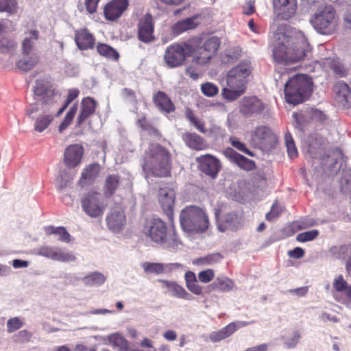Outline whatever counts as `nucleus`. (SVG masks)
Listing matches in <instances>:
<instances>
[{
  "label": "nucleus",
  "instance_id": "nucleus-1",
  "mask_svg": "<svg viewBox=\"0 0 351 351\" xmlns=\"http://www.w3.org/2000/svg\"><path fill=\"white\" fill-rule=\"evenodd\" d=\"M311 51L312 48L304 38L299 40L285 34L278 38L273 49V58L277 64L275 70L279 74V78L276 81L293 71V68H285L282 71L280 65L288 66L308 58Z\"/></svg>",
  "mask_w": 351,
  "mask_h": 351
},
{
  "label": "nucleus",
  "instance_id": "nucleus-2",
  "mask_svg": "<svg viewBox=\"0 0 351 351\" xmlns=\"http://www.w3.org/2000/svg\"><path fill=\"white\" fill-rule=\"evenodd\" d=\"M171 169V154L165 147L156 144L150 147L145 153L142 169L146 178L169 177Z\"/></svg>",
  "mask_w": 351,
  "mask_h": 351
},
{
  "label": "nucleus",
  "instance_id": "nucleus-3",
  "mask_svg": "<svg viewBox=\"0 0 351 351\" xmlns=\"http://www.w3.org/2000/svg\"><path fill=\"white\" fill-rule=\"evenodd\" d=\"M145 233L153 242L169 250H176L181 244L175 229L169 228L160 219H153L145 227Z\"/></svg>",
  "mask_w": 351,
  "mask_h": 351
},
{
  "label": "nucleus",
  "instance_id": "nucleus-4",
  "mask_svg": "<svg viewBox=\"0 0 351 351\" xmlns=\"http://www.w3.org/2000/svg\"><path fill=\"white\" fill-rule=\"evenodd\" d=\"M199 43V37L174 43L168 46L164 53V61L169 68L180 67L184 64L186 58L193 55Z\"/></svg>",
  "mask_w": 351,
  "mask_h": 351
},
{
  "label": "nucleus",
  "instance_id": "nucleus-5",
  "mask_svg": "<svg viewBox=\"0 0 351 351\" xmlns=\"http://www.w3.org/2000/svg\"><path fill=\"white\" fill-rule=\"evenodd\" d=\"M284 91L287 102L296 105L311 95L312 82L306 75H295L286 82Z\"/></svg>",
  "mask_w": 351,
  "mask_h": 351
},
{
  "label": "nucleus",
  "instance_id": "nucleus-6",
  "mask_svg": "<svg viewBox=\"0 0 351 351\" xmlns=\"http://www.w3.org/2000/svg\"><path fill=\"white\" fill-rule=\"evenodd\" d=\"M180 225L184 232L202 233L209 226L208 217L203 209L195 206L184 208L180 215Z\"/></svg>",
  "mask_w": 351,
  "mask_h": 351
},
{
  "label": "nucleus",
  "instance_id": "nucleus-7",
  "mask_svg": "<svg viewBox=\"0 0 351 351\" xmlns=\"http://www.w3.org/2000/svg\"><path fill=\"white\" fill-rule=\"evenodd\" d=\"M310 23L319 34L330 35L338 28L339 17L334 8L328 5L315 12L310 19Z\"/></svg>",
  "mask_w": 351,
  "mask_h": 351
},
{
  "label": "nucleus",
  "instance_id": "nucleus-8",
  "mask_svg": "<svg viewBox=\"0 0 351 351\" xmlns=\"http://www.w3.org/2000/svg\"><path fill=\"white\" fill-rule=\"evenodd\" d=\"M83 210L91 217L101 216L106 206L100 199V194L96 191H90L81 198Z\"/></svg>",
  "mask_w": 351,
  "mask_h": 351
},
{
  "label": "nucleus",
  "instance_id": "nucleus-9",
  "mask_svg": "<svg viewBox=\"0 0 351 351\" xmlns=\"http://www.w3.org/2000/svg\"><path fill=\"white\" fill-rule=\"evenodd\" d=\"M251 73L250 66L246 63H242L232 68L226 77L227 85L230 88L245 90L247 77Z\"/></svg>",
  "mask_w": 351,
  "mask_h": 351
},
{
  "label": "nucleus",
  "instance_id": "nucleus-10",
  "mask_svg": "<svg viewBox=\"0 0 351 351\" xmlns=\"http://www.w3.org/2000/svg\"><path fill=\"white\" fill-rule=\"evenodd\" d=\"M252 144L260 149L272 147L277 143V137L267 126L261 125L255 128L251 135Z\"/></svg>",
  "mask_w": 351,
  "mask_h": 351
},
{
  "label": "nucleus",
  "instance_id": "nucleus-11",
  "mask_svg": "<svg viewBox=\"0 0 351 351\" xmlns=\"http://www.w3.org/2000/svg\"><path fill=\"white\" fill-rule=\"evenodd\" d=\"M199 169L206 176L215 178L221 170L220 160L211 154L201 155L196 158Z\"/></svg>",
  "mask_w": 351,
  "mask_h": 351
},
{
  "label": "nucleus",
  "instance_id": "nucleus-12",
  "mask_svg": "<svg viewBox=\"0 0 351 351\" xmlns=\"http://www.w3.org/2000/svg\"><path fill=\"white\" fill-rule=\"evenodd\" d=\"M297 0H272L273 10L278 19L289 20L297 11Z\"/></svg>",
  "mask_w": 351,
  "mask_h": 351
},
{
  "label": "nucleus",
  "instance_id": "nucleus-13",
  "mask_svg": "<svg viewBox=\"0 0 351 351\" xmlns=\"http://www.w3.org/2000/svg\"><path fill=\"white\" fill-rule=\"evenodd\" d=\"M332 287L335 291L333 297L336 301L344 304L351 303V286L342 275H338L335 278Z\"/></svg>",
  "mask_w": 351,
  "mask_h": 351
},
{
  "label": "nucleus",
  "instance_id": "nucleus-14",
  "mask_svg": "<svg viewBox=\"0 0 351 351\" xmlns=\"http://www.w3.org/2000/svg\"><path fill=\"white\" fill-rule=\"evenodd\" d=\"M129 5L128 0H111L104 7V16L106 21H117L127 10Z\"/></svg>",
  "mask_w": 351,
  "mask_h": 351
},
{
  "label": "nucleus",
  "instance_id": "nucleus-15",
  "mask_svg": "<svg viewBox=\"0 0 351 351\" xmlns=\"http://www.w3.org/2000/svg\"><path fill=\"white\" fill-rule=\"evenodd\" d=\"M154 25L150 14H146L139 19L137 36L139 40L149 43L154 40Z\"/></svg>",
  "mask_w": 351,
  "mask_h": 351
},
{
  "label": "nucleus",
  "instance_id": "nucleus-16",
  "mask_svg": "<svg viewBox=\"0 0 351 351\" xmlns=\"http://www.w3.org/2000/svg\"><path fill=\"white\" fill-rule=\"evenodd\" d=\"M176 193L174 189L169 185L160 188L158 191V201L165 214L171 218L173 213Z\"/></svg>",
  "mask_w": 351,
  "mask_h": 351
},
{
  "label": "nucleus",
  "instance_id": "nucleus-17",
  "mask_svg": "<svg viewBox=\"0 0 351 351\" xmlns=\"http://www.w3.org/2000/svg\"><path fill=\"white\" fill-rule=\"evenodd\" d=\"M264 110V104L256 97H243L240 106V112L245 117L259 114Z\"/></svg>",
  "mask_w": 351,
  "mask_h": 351
},
{
  "label": "nucleus",
  "instance_id": "nucleus-18",
  "mask_svg": "<svg viewBox=\"0 0 351 351\" xmlns=\"http://www.w3.org/2000/svg\"><path fill=\"white\" fill-rule=\"evenodd\" d=\"M328 253L335 259L345 261L346 271L351 275V243L333 245L328 250Z\"/></svg>",
  "mask_w": 351,
  "mask_h": 351
},
{
  "label": "nucleus",
  "instance_id": "nucleus-19",
  "mask_svg": "<svg viewBox=\"0 0 351 351\" xmlns=\"http://www.w3.org/2000/svg\"><path fill=\"white\" fill-rule=\"evenodd\" d=\"M84 149L80 144L69 145L64 153V162L68 168H75L81 163Z\"/></svg>",
  "mask_w": 351,
  "mask_h": 351
},
{
  "label": "nucleus",
  "instance_id": "nucleus-20",
  "mask_svg": "<svg viewBox=\"0 0 351 351\" xmlns=\"http://www.w3.org/2000/svg\"><path fill=\"white\" fill-rule=\"evenodd\" d=\"M223 155L231 162L245 171H252L256 169V163L244 156L237 153L232 148L228 147L223 151Z\"/></svg>",
  "mask_w": 351,
  "mask_h": 351
},
{
  "label": "nucleus",
  "instance_id": "nucleus-21",
  "mask_svg": "<svg viewBox=\"0 0 351 351\" xmlns=\"http://www.w3.org/2000/svg\"><path fill=\"white\" fill-rule=\"evenodd\" d=\"M247 322H231L223 327L219 330L213 331L209 334V338L212 342H219L227 337L231 336L239 328H242L250 324Z\"/></svg>",
  "mask_w": 351,
  "mask_h": 351
},
{
  "label": "nucleus",
  "instance_id": "nucleus-22",
  "mask_svg": "<svg viewBox=\"0 0 351 351\" xmlns=\"http://www.w3.org/2000/svg\"><path fill=\"white\" fill-rule=\"evenodd\" d=\"M241 226V217L235 211L226 213L217 223V229L221 232L227 230L236 231Z\"/></svg>",
  "mask_w": 351,
  "mask_h": 351
},
{
  "label": "nucleus",
  "instance_id": "nucleus-23",
  "mask_svg": "<svg viewBox=\"0 0 351 351\" xmlns=\"http://www.w3.org/2000/svg\"><path fill=\"white\" fill-rule=\"evenodd\" d=\"M34 93L37 101L43 105L52 104L56 101V90L43 83L37 82Z\"/></svg>",
  "mask_w": 351,
  "mask_h": 351
},
{
  "label": "nucleus",
  "instance_id": "nucleus-24",
  "mask_svg": "<svg viewBox=\"0 0 351 351\" xmlns=\"http://www.w3.org/2000/svg\"><path fill=\"white\" fill-rule=\"evenodd\" d=\"M97 105L96 101L90 97L82 99L80 112L77 119V126L82 125L90 116L94 114Z\"/></svg>",
  "mask_w": 351,
  "mask_h": 351
},
{
  "label": "nucleus",
  "instance_id": "nucleus-25",
  "mask_svg": "<svg viewBox=\"0 0 351 351\" xmlns=\"http://www.w3.org/2000/svg\"><path fill=\"white\" fill-rule=\"evenodd\" d=\"M336 95V100L345 108L351 106V90L349 86L343 82H337L333 86Z\"/></svg>",
  "mask_w": 351,
  "mask_h": 351
},
{
  "label": "nucleus",
  "instance_id": "nucleus-26",
  "mask_svg": "<svg viewBox=\"0 0 351 351\" xmlns=\"http://www.w3.org/2000/svg\"><path fill=\"white\" fill-rule=\"evenodd\" d=\"M100 172V166L97 163L90 164L86 166L78 181V184L83 188L93 184Z\"/></svg>",
  "mask_w": 351,
  "mask_h": 351
},
{
  "label": "nucleus",
  "instance_id": "nucleus-27",
  "mask_svg": "<svg viewBox=\"0 0 351 351\" xmlns=\"http://www.w3.org/2000/svg\"><path fill=\"white\" fill-rule=\"evenodd\" d=\"M153 102L157 108L162 112L170 114L176 110L174 104L163 91L159 90L154 95Z\"/></svg>",
  "mask_w": 351,
  "mask_h": 351
},
{
  "label": "nucleus",
  "instance_id": "nucleus-28",
  "mask_svg": "<svg viewBox=\"0 0 351 351\" xmlns=\"http://www.w3.org/2000/svg\"><path fill=\"white\" fill-rule=\"evenodd\" d=\"M182 138L186 145L191 149L201 151L208 147L204 138L195 132H185L182 134Z\"/></svg>",
  "mask_w": 351,
  "mask_h": 351
},
{
  "label": "nucleus",
  "instance_id": "nucleus-29",
  "mask_svg": "<svg viewBox=\"0 0 351 351\" xmlns=\"http://www.w3.org/2000/svg\"><path fill=\"white\" fill-rule=\"evenodd\" d=\"M75 40L78 48L82 50L93 49L95 46V38L87 29L75 31Z\"/></svg>",
  "mask_w": 351,
  "mask_h": 351
},
{
  "label": "nucleus",
  "instance_id": "nucleus-30",
  "mask_svg": "<svg viewBox=\"0 0 351 351\" xmlns=\"http://www.w3.org/2000/svg\"><path fill=\"white\" fill-rule=\"evenodd\" d=\"M107 226L113 232L120 231L125 223V216L122 210H113L106 218Z\"/></svg>",
  "mask_w": 351,
  "mask_h": 351
},
{
  "label": "nucleus",
  "instance_id": "nucleus-31",
  "mask_svg": "<svg viewBox=\"0 0 351 351\" xmlns=\"http://www.w3.org/2000/svg\"><path fill=\"white\" fill-rule=\"evenodd\" d=\"M121 183V176L119 174L108 175L105 179L103 193L106 198H110L114 195Z\"/></svg>",
  "mask_w": 351,
  "mask_h": 351
},
{
  "label": "nucleus",
  "instance_id": "nucleus-32",
  "mask_svg": "<svg viewBox=\"0 0 351 351\" xmlns=\"http://www.w3.org/2000/svg\"><path fill=\"white\" fill-rule=\"evenodd\" d=\"M196 19V16H193L176 22L171 27V34L178 36L186 31L195 29L199 24Z\"/></svg>",
  "mask_w": 351,
  "mask_h": 351
},
{
  "label": "nucleus",
  "instance_id": "nucleus-33",
  "mask_svg": "<svg viewBox=\"0 0 351 351\" xmlns=\"http://www.w3.org/2000/svg\"><path fill=\"white\" fill-rule=\"evenodd\" d=\"M23 58L16 63L17 67L23 71H29L35 67L39 62L40 58L37 53L29 52L27 54L22 53Z\"/></svg>",
  "mask_w": 351,
  "mask_h": 351
},
{
  "label": "nucleus",
  "instance_id": "nucleus-34",
  "mask_svg": "<svg viewBox=\"0 0 351 351\" xmlns=\"http://www.w3.org/2000/svg\"><path fill=\"white\" fill-rule=\"evenodd\" d=\"M39 39V32L30 30L25 33V36L22 43V53L27 54L33 52V50Z\"/></svg>",
  "mask_w": 351,
  "mask_h": 351
},
{
  "label": "nucleus",
  "instance_id": "nucleus-35",
  "mask_svg": "<svg viewBox=\"0 0 351 351\" xmlns=\"http://www.w3.org/2000/svg\"><path fill=\"white\" fill-rule=\"evenodd\" d=\"M201 45L202 39L199 38V43L193 53L194 54L193 62L196 64L205 65L210 62L213 56L204 51Z\"/></svg>",
  "mask_w": 351,
  "mask_h": 351
},
{
  "label": "nucleus",
  "instance_id": "nucleus-36",
  "mask_svg": "<svg viewBox=\"0 0 351 351\" xmlns=\"http://www.w3.org/2000/svg\"><path fill=\"white\" fill-rule=\"evenodd\" d=\"M234 282L228 278H217L208 286L209 291H228L232 289Z\"/></svg>",
  "mask_w": 351,
  "mask_h": 351
},
{
  "label": "nucleus",
  "instance_id": "nucleus-37",
  "mask_svg": "<svg viewBox=\"0 0 351 351\" xmlns=\"http://www.w3.org/2000/svg\"><path fill=\"white\" fill-rule=\"evenodd\" d=\"M161 282L168 288L169 291L173 296L185 300L190 299V294L182 287L175 282H168L167 280H161Z\"/></svg>",
  "mask_w": 351,
  "mask_h": 351
},
{
  "label": "nucleus",
  "instance_id": "nucleus-38",
  "mask_svg": "<svg viewBox=\"0 0 351 351\" xmlns=\"http://www.w3.org/2000/svg\"><path fill=\"white\" fill-rule=\"evenodd\" d=\"M110 344L118 351H129L128 341L119 334H112L108 337Z\"/></svg>",
  "mask_w": 351,
  "mask_h": 351
},
{
  "label": "nucleus",
  "instance_id": "nucleus-39",
  "mask_svg": "<svg viewBox=\"0 0 351 351\" xmlns=\"http://www.w3.org/2000/svg\"><path fill=\"white\" fill-rule=\"evenodd\" d=\"M97 53L107 59L117 61L119 58V54L117 51L110 45L99 43L97 45Z\"/></svg>",
  "mask_w": 351,
  "mask_h": 351
},
{
  "label": "nucleus",
  "instance_id": "nucleus-40",
  "mask_svg": "<svg viewBox=\"0 0 351 351\" xmlns=\"http://www.w3.org/2000/svg\"><path fill=\"white\" fill-rule=\"evenodd\" d=\"M185 117L187 120L200 132L205 133L206 132L204 121L196 117L193 110L190 108H186Z\"/></svg>",
  "mask_w": 351,
  "mask_h": 351
},
{
  "label": "nucleus",
  "instance_id": "nucleus-41",
  "mask_svg": "<svg viewBox=\"0 0 351 351\" xmlns=\"http://www.w3.org/2000/svg\"><path fill=\"white\" fill-rule=\"evenodd\" d=\"M202 45L201 47L210 53L211 55L214 56L217 51H218L221 42L220 39L217 36H212L208 38L204 43L202 42Z\"/></svg>",
  "mask_w": 351,
  "mask_h": 351
},
{
  "label": "nucleus",
  "instance_id": "nucleus-42",
  "mask_svg": "<svg viewBox=\"0 0 351 351\" xmlns=\"http://www.w3.org/2000/svg\"><path fill=\"white\" fill-rule=\"evenodd\" d=\"M47 234H58L60 236L59 240L62 242L69 243L71 241V235L63 226L53 227L49 226L46 229Z\"/></svg>",
  "mask_w": 351,
  "mask_h": 351
},
{
  "label": "nucleus",
  "instance_id": "nucleus-43",
  "mask_svg": "<svg viewBox=\"0 0 351 351\" xmlns=\"http://www.w3.org/2000/svg\"><path fill=\"white\" fill-rule=\"evenodd\" d=\"M222 256L221 254L214 253L204 257L197 258L193 261V263L197 265H210L219 262Z\"/></svg>",
  "mask_w": 351,
  "mask_h": 351
},
{
  "label": "nucleus",
  "instance_id": "nucleus-44",
  "mask_svg": "<svg viewBox=\"0 0 351 351\" xmlns=\"http://www.w3.org/2000/svg\"><path fill=\"white\" fill-rule=\"evenodd\" d=\"M106 281V277L101 273L93 272L83 278V282L86 285L98 286L101 285Z\"/></svg>",
  "mask_w": 351,
  "mask_h": 351
},
{
  "label": "nucleus",
  "instance_id": "nucleus-45",
  "mask_svg": "<svg viewBox=\"0 0 351 351\" xmlns=\"http://www.w3.org/2000/svg\"><path fill=\"white\" fill-rule=\"evenodd\" d=\"M77 110V105L76 104H73L69 110L66 112L63 121L59 125L58 131L62 133L64 130H65L72 123L73 118Z\"/></svg>",
  "mask_w": 351,
  "mask_h": 351
},
{
  "label": "nucleus",
  "instance_id": "nucleus-46",
  "mask_svg": "<svg viewBox=\"0 0 351 351\" xmlns=\"http://www.w3.org/2000/svg\"><path fill=\"white\" fill-rule=\"evenodd\" d=\"M328 65L330 70L337 77H346L348 75V69L338 60H330Z\"/></svg>",
  "mask_w": 351,
  "mask_h": 351
},
{
  "label": "nucleus",
  "instance_id": "nucleus-47",
  "mask_svg": "<svg viewBox=\"0 0 351 351\" xmlns=\"http://www.w3.org/2000/svg\"><path fill=\"white\" fill-rule=\"evenodd\" d=\"M53 119V117L51 114L38 117L34 124V130L38 132H43L47 128Z\"/></svg>",
  "mask_w": 351,
  "mask_h": 351
},
{
  "label": "nucleus",
  "instance_id": "nucleus-48",
  "mask_svg": "<svg viewBox=\"0 0 351 351\" xmlns=\"http://www.w3.org/2000/svg\"><path fill=\"white\" fill-rule=\"evenodd\" d=\"M142 267L143 268L145 273L147 274H161L165 272V265L162 263H149L145 262L142 264Z\"/></svg>",
  "mask_w": 351,
  "mask_h": 351
},
{
  "label": "nucleus",
  "instance_id": "nucleus-49",
  "mask_svg": "<svg viewBox=\"0 0 351 351\" xmlns=\"http://www.w3.org/2000/svg\"><path fill=\"white\" fill-rule=\"evenodd\" d=\"M136 124L143 131H146L152 134H156L158 132L157 129L149 122V121L144 114L136 120Z\"/></svg>",
  "mask_w": 351,
  "mask_h": 351
},
{
  "label": "nucleus",
  "instance_id": "nucleus-50",
  "mask_svg": "<svg viewBox=\"0 0 351 351\" xmlns=\"http://www.w3.org/2000/svg\"><path fill=\"white\" fill-rule=\"evenodd\" d=\"M285 139L288 156L291 158L297 157L298 154V150L290 132H288L285 134Z\"/></svg>",
  "mask_w": 351,
  "mask_h": 351
},
{
  "label": "nucleus",
  "instance_id": "nucleus-51",
  "mask_svg": "<svg viewBox=\"0 0 351 351\" xmlns=\"http://www.w3.org/2000/svg\"><path fill=\"white\" fill-rule=\"evenodd\" d=\"M76 259L75 255L67 250H64L60 248L56 249V256L53 261H58L60 262H71L75 261Z\"/></svg>",
  "mask_w": 351,
  "mask_h": 351
},
{
  "label": "nucleus",
  "instance_id": "nucleus-52",
  "mask_svg": "<svg viewBox=\"0 0 351 351\" xmlns=\"http://www.w3.org/2000/svg\"><path fill=\"white\" fill-rule=\"evenodd\" d=\"M322 151V143L317 138L313 139L312 137L308 141L307 147V152L311 154L313 158H317L318 154H321Z\"/></svg>",
  "mask_w": 351,
  "mask_h": 351
},
{
  "label": "nucleus",
  "instance_id": "nucleus-53",
  "mask_svg": "<svg viewBox=\"0 0 351 351\" xmlns=\"http://www.w3.org/2000/svg\"><path fill=\"white\" fill-rule=\"evenodd\" d=\"M244 93V90L230 88H223L221 95L224 99L233 101Z\"/></svg>",
  "mask_w": 351,
  "mask_h": 351
},
{
  "label": "nucleus",
  "instance_id": "nucleus-54",
  "mask_svg": "<svg viewBox=\"0 0 351 351\" xmlns=\"http://www.w3.org/2000/svg\"><path fill=\"white\" fill-rule=\"evenodd\" d=\"M6 26L3 21H0V49H8L13 46L12 42L5 36Z\"/></svg>",
  "mask_w": 351,
  "mask_h": 351
},
{
  "label": "nucleus",
  "instance_id": "nucleus-55",
  "mask_svg": "<svg viewBox=\"0 0 351 351\" xmlns=\"http://www.w3.org/2000/svg\"><path fill=\"white\" fill-rule=\"evenodd\" d=\"M201 91L206 97H214L219 92L218 87L211 82H206L201 85Z\"/></svg>",
  "mask_w": 351,
  "mask_h": 351
},
{
  "label": "nucleus",
  "instance_id": "nucleus-56",
  "mask_svg": "<svg viewBox=\"0 0 351 351\" xmlns=\"http://www.w3.org/2000/svg\"><path fill=\"white\" fill-rule=\"evenodd\" d=\"M56 249L57 247H53L50 245H43L38 249L37 254L40 256L53 260L56 256Z\"/></svg>",
  "mask_w": 351,
  "mask_h": 351
},
{
  "label": "nucleus",
  "instance_id": "nucleus-57",
  "mask_svg": "<svg viewBox=\"0 0 351 351\" xmlns=\"http://www.w3.org/2000/svg\"><path fill=\"white\" fill-rule=\"evenodd\" d=\"M230 142L232 146L239 151L242 152L250 156H254V154L246 147L245 143L239 141L237 138L230 137Z\"/></svg>",
  "mask_w": 351,
  "mask_h": 351
},
{
  "label": "nucleus",
  "instance_id": "nucleus-58",
  "mask_svg": "<svg viewBox=\"0 0 351 351\" xmlns=\"http://www.w3.org/2000/svg\"><path fill=\"white\" fill-rule=\"evenodd\" d=\"M23 326V321L18 317L10 318L7 322V332L12 333Z\"/></svg>",
  "mask_w": 351,
  "mask_h": 351
},
{
  "label": "nucleus",
  "instance_id": "nucleus-59",
  "mask_svg": "<svg viewBox=\"0 0 351 351\" xmlns=\"http://www.w3.org/2000/svg\"><path fill=\"white\" fill-rule=\"evenodd\" d=\"M16 0H0V12L13 13L16 10Z\"/></svg>",
  "mask_w": 351,
  "mask_h": 351
},
{
  "label": "nucleus",
  "instance_id": "nucleus-60",
  "mask_svg": "<svg viewBox=\"0 0 351 351\" xmlns=\"http://www.w3.org/2000/svg\"><path fill=\"white\" fill-rule=\"evenodd\" d=\"M319 234V231L317 230H312L310 231L300 233L297 236V241L299 242H306L315 239Z\"/></svg>",
  "mask_w": 351,
  "mask_h": 351
},
{
  "label": "nucleus",
  "instance_id": "nucleus-61",
  "mask_svg": "<svg viewBox=\"0 0 351 351\" xmlns=\"http://www.w3.org/2000/svg\"><path fill=\"white\" fill-rule=\"evenodd\" d=\"M282 212V208L278 205L277 202H276L271 206L270 211L266 214L265 219L269 221H271L278 217Z\"/></svg>",
  "mask_w": 351,
  "mask_h": 351
},
{
  "label": "nucleus",
  "instance_id": "nucleus-62",
  "mask_svg": "<svg viewBox=\"0 0 351 351\" xmlns=\"http://www.w3.org/2000/svg\"><path fill=\"white\" fill-rule=\"evenodd\" d=\"M32 338V333L27 330H22L14 336V341L16 343H24L29 341Z\"/></svg>",
  "mask_w": 351,
  "mask_h": 351
},
{
  "label": "nucleus",
  "instance_id": "nucleus-63",
  "mask_svg": "<svg viewBox=\"0 0 351 351\" xmlns=\"http://www.w3.org/2000/svg\"><path fill=\"white\" fill-rule=\"evenodd\" d=\"M215 278V272L212 269H208L198 274V279L202 283H208Z\"/></svg>",
  "mask_w": 351,
  "mask_h": 351
},
{
  "label": "nucleus",
  "instance_id": "nucleus-64",
  "mask_svg": "<svg viewBox=\"0 0 351 351\" xmlns=\"http://www.w3.org/2000/svg\"><path fill=\"white\" fill-rule=\"evenodd\" d=\"M300 339V333L298 330H295L290 338H287L285 340V344L287 348H293L298 344Z\"/></svg>",
  "mask_w": 351,
  "mask_h": 351
}]
</instances>
